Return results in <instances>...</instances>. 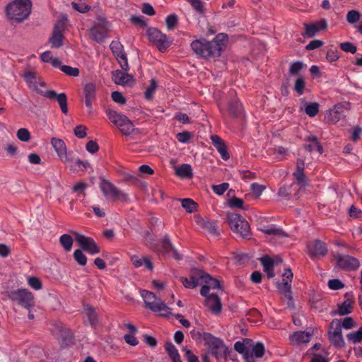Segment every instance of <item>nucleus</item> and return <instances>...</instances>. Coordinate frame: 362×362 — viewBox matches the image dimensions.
<instances>
[{
  "instance_id": "f257e3e1",
  "label": "nucleus",
  "mask_w": 362,
  "mask_h": 362,
  "mask_svg": "<svg viewBox=\"0 0 362 362\" xmlns=\"http://www.w3.org/2000/svg\"><path fill=\"white\" fill-rule=\"evenodd\" d=\"M227 35L223 33L217 35L211 41L205 39L193 40L191 48L198 56L209 59L219 57L227 41Z\"/></svg>"
},
{
  "instance_id": "f03ea898",
  "label": "nucleus",
  "mask_w": 362,
  "mask_h": 362,
  "mask_svg": "<svg viewBox=\"0 0 362 362\" xmlns=\"http://www.w3.org/2000/svg\"><path fill=\"white\" fill-rule=\"evenodd\" d=\"M31 10L30 0H13L6 6V13L9 20L21 23L28 18Z\"/></svg>"
},
{
  "instance_id": "7ed1b4c3",
  "label": "nucleus",
  "mask_w": 362,
  "mask_h": 362,
  "mask_svg": "<svg viewBox=\"0 0 362 362\" xmlns=\"http://www.w3.org/2000/svg\"><path fill=\"white\" fill-rule=\"evenodd\" d=\"M141 296L144 301L146 308L156 313L158 316L170 317L173 315L171 308L153 293L147 290H142Z\"/></svg>"
},
{
  "instance_id": "20e7f679",
  "label": "nucleus",
  "mask_w": 362,
  "mask_h": 362,
  "mask_svg": "<svg viewBox=\"0 0 362 362\" xmlns=\"http://www.w3.org/2000/svg\"><path fill=\"white\" fill-rule=\"evenodd\" d=\"M69 19L66 14L62 13L54 23L49 42L52 48H59L63 45L64 33L67 28Z\"/></svg>"
},
{
  "instance_id": "39448f33",
  "label": "nucleus",
  "mask_w": 362,
  "mask_h": 362,
  "mask_svg": "<svg viewBox=\"0 0 362 362\" xmlns=\"http://www.w3.org/2000/svg\"><path fill=\"white\" fill-rule=\"evenodd\" d=\"M226 220L233 232L243 238H247L250 235V225L240 214L228 212L226 214Z\"/></svg>"
},
{
  "instance_id": "423d86ee",
  "label": "nucleus",
  "mask_w": 362,
  "mask_h": 362,
  "mask_svg": "<svg viewBox=\"0 0 362 362\" xmlns=\"http://www.w3.org/2000/svg\"><path fill=\"white\" fill-rule=\"evenodd\" d=\"M146 35L148 40L152 42L160 52H165L173 42V37H168L165 33L156 28H148Z\"/></svg>"
},
{
  "instance_id": "0eeeda50",
  "label": "nucleus",
  "mask_w": 362,
  "mask_h": 362,
  "mask_svg": "<svg viewBox=\"0 0 362 362\" xmlns=\"http://www.w3.org/2000/svg\"><path fill=\"white\" fill-rule=\"evenodd\" d=\"M8 298L28 310L35 307V297L32 292L26 288L11 291Z\"/></svg>"
},
{
  "instance_id": "6e6552de",
  "label": "nucleus",
  "mask_w": 362,
  "mask_h": 362,
  "mask_svg": "<svg viewBox=\"0 0 362 362\" xmlns=\"http://www.w3.org/2000/svg\"><path fill=\"white\" fill-rule=\"evenodd\" d=\"M100 189L105 197L108 200L122 202L128 200L127 194L119 190L109 180L103 179L100 183Z\"/></svg>"
},
{
  "instance_id": "1a4fd4ad",
  "label": "nucleus",
  "mask_w": 362,
  "mask_h": 362,
  "mask_svg": "<svg viewBox=\"0 0 362 362\" xmlns=\"http://www.w3.org/2000/svg\"><path fill=\"white\" fill-rule=\"evenodd\" d=\"M110 24L105 18H98L97 23L89 30L90 39L98 43L103 42L110 32Z\"/></svg>"
},
{
  "instance_id": "9d476101",
  "label": "nucleus",
  "mask_w": 362,
  "mask_h": 362,
  "mask_svg": "<svg viewBox=\"0 0 362 362\" xmlns=\"http://www.w3.org/2000/svg\"><path fill=\"white\" fill-rule=\"evenodd\" d=\"M327 335L329 342L335 347L343 348L345 346L340 320L334 319L330 322Z\"/></svg>"
},
{
  "instance_id": "9b49d317",
  "label": "nucleus",
  "mask_w": 362,
  "mask_h": 362,
  "mask_svg": "<svg viewBox=\"0 0 362 362\" xmlns=\"http://www.w3.org/2000/svg\"><path fill=\"white\" fill-rule=\"evenodd\" d=\"M203 339L209 346L211 354L216 358H221L228 354V348L220 339L214 337L209 333H204Z\"/></svg>"
},
{
  "instance_id": "f8f14e48",
  "label": "nucleus",
  "mask_w": 362,
  "mask_h": 362,
  "mask_svg": "<svg viewBox=\"0 0 362 362\" xmlns=\"http://www.w3.org/2000/svg\"><path fill=\"white\" fill-rule=\"evenodd\" d=\"M75 240L81 247L90 255H96L100 252V248L91 237L85 236L76 231H71Z\"/></svg>"
},
{
  "instance_id": "ddd939ff",
  "label": "nucleus",
  "mask_w": 362,
  "mask_h": 362,
  "mask_svg": "<svg viewBox=\"0 0 362 362\" xmlns=\"http://www.w3.org/2000/svg\"><path fill=\"white\" fill-rule=\"evenodd\" d=\"M110 48L117 58L121 68L124 71H127L129 69L127 58L121 42L119 41H112L110 45Z\"/></svg>"
},
{
  "instance_id": "4468645a",
  "label": "nucleus",
  "mask_w": 362,
  "mask_h": 362,
  "mask_svg": "<svg viewBox=\"0 0 362 362\" xmlns=\"http://www.w3.org/2000/svg\"><path fill=\"white\" fill-rule=\"evenodd\" d=\"M252 341L250 339L245 338L242 341H236L234 344L235 350L243 354V358L245 362H255L252 355L250 354V348L252 346Z\"/></svg>"
},
{
  "instance_id": "2eb2a0df",
  "label": "nucleus",
  "mask_w": 362,
  "mask_h": 362,
  "mask_svg": "<svg viewBox=\"0 0 362 362\" xmlns=\"http://www.w3.org/2000/svg\"><path fill=\"white\" fill-rule=\"evenodd\" d=\"M303 25L305 31L302 35L310 38L313 37L320 31L325 30L327 28V21L324 18L315 23H304Z\"/></svg>"
},
{
  "instance_id": "dca6fc26",
  "label": "nucleus",
  "mask_w": 362,
  "mask_h": 362,
  "mask_svg": "<svg viewBox=\"0 0 362 362\" xmlns=\"http://www.w3.org/2000/svg\"><path fill=\"white\" fill-rule=\"evenodd\" d=\"M28 86L33 91L43 95L45 91V85L35 73L28 72L24 76Z\"/></svg>"
},
{
  "instance_id": "f3484780",
  "label": "nucleus",
  "mask_w": 362,
  "mask_h": 362,
  "mask_svg": "<svg viewBox=\"0 0 362 362\" xmlns=\"http://www.w3.org/2000/svg\"><path fill=\"white\" fill-rule=\"evenodd\" d=\"M283 276V282L278 284L277 287L281 294L285 298L291 300L292 298L291 283L292 281L293 273L290 269H288L285 271Z\"/></svg>"
},
{
  "instance_id": "a211bd4d",
  "label": "nucleus",
  "mask_w": 362,
  "mask_h": 362,
  "mask_svg": "<svg viewBox=\"0 0 362 362\" xmlns=\"http://www.w3.org/2000/svg\"><path fill=\"white\" fill-rule=\"evenodd\" d=\"M308 253L312 258L324 257L327 252L325 244L320 240H315L307 245Z\"/></svg>"
},
{
  "instance_id": "6ab92c4d",
  "label": "nucleus",
  "mask_w": 362,
  "mask_h": 362,
  "mask_svg": "<svg viewBox=\"0 0 362 362\" xmlns=\"http://www.w3.org/2000/svg\"><path fill=\"white\" fill-rule=\"evenodd\" d=\"M337 264L340 268L346 270H355L360 266L358 259L347 255H338L337 257Z\"/></svg>"
},
{
  "instance_id": "aec40b11",
  "label": "nucleus",
  "mask_w": 362,
  "mask_h": 362,
  "mask_svg": "<svg viewBox=\"0 0 362 362\" xmlns=\"http://www.w3.org/2000/svg\"><path fill=\"white\" fill-rule=\"evenodd\" d=\"M47 98L57 101L60 107L62 112L65 115L67 114V97L65 93H57L55 90H47Z\"/></svg>"
},
{
  "instance_id": "412c9836",
  "label": "nucleus",
  "mask_w": 362,
  "mask_h": 362,
  "mask_svg": "<svg viewBox=\"0 0 362 362\" xmlns=\"http://www.w3.org/2000/svg\"><path fill=\"white\" fill-rule=\"evenodd\" d=\"M51 144L57 153L59 158L63 162H68L69 158L67 155L66 146L64 141L58 138H52Z\"/></svg>"
},
{
  "instance_id": "4be33fe9",
  "label": "nucleus",
  "mask_w": 362,
  "mask_h": 362,
  "mask_svg": "<svg viewBox=\"0 0 362 362\" xmlns=\"http://www.w3.org/2000/svg\"><path fill=\"white\" fill-rule=\"evenodd\" d=\"M313 334V332H295L289 336V340L293 345H300L309 342Z\"/></svg>"
},
{
  "instance_id": "5701e85b",
  "label": "nucleus",
  "mask_w": 362,
  "mask_h": 362,
  "mask_svg": "<svg viewBox=\"0 0 362 362\" xmlns=\"http://www.w3.org/2000/svg\"><path fill=\"white\" fill-rule=\"evenodd\" d=\"M49 329L52 334L58 339L65 340L71 336L69 330L60 322L52 323Z\"/></svg>"
},
{
  "instance_id": "b1692460",
  "label": "nucleus",
  "mask_w": 362,
  "mask_h": 362,
  "mask_svg": "<svg viewBox=\"0 0 362 362\" xmlns=\"http://www.w3.org/2000/svg\"><path fill=\"white\" fill-rule=\"evenodd\" d=\"M259 230L266 235H272L278 238L289 237V235L285 231H284L282 228L278 227L276 225L272 224L263 226L259 228Z\"/></svg>"
},
{
  "instance_id": "393cba45",
  "label": "nucleus",
  "mask_w": 362,
  "mask_h": 362,
  "mask_svg": "<svg viewBox=\"0 0 362 362\" xmlns=\"http://www.w3.org/2000/svg\"><path fill=\"white\" fill-rule=\"evenodd\" d=\"M211 140L214 147L220 153L221 158L225 160H228L230 156L227 151L226 144L223 142L222 139L217 135H211Z\"/></svg>"
},
{
  "instance_id": "a878e982",
  "label": "nucleus",
  "mask_w": 362,
  "mask_h": 362,
  "mask_svg": "<svg viewBox=\"0 0 362 362\" xmlns=\"http://www.w3.org/2000/svg\"><path fill=\"white\" fill-rule=\"evenodd\" d=\"M95 85L93 83H87L84 87L85 103L90 112L92 110V103L95 99Z\"/></svg>"
},
{
  "instance_id": "bb28decb",
  "label": "nucleus",
  "mask_w": 362,
  "mask_h": 362,
  "mask_svg": "<svg viewBox=\"0 0 362 362\" xmlns=\"http://www.w3.org/2000/svg\"><path fill=\"white\" fill-rule=\"evenodd\" d=\"M206 305L214 314H218L221 311V303L216 294L211 293L206 298Z\"/></svg>"
},
{
  "instance_id": "cd10ccee",
  "label": "nucleus",
  "mask_w": 362,
  "mask_h": 362,
  "mask_svg": "<svg viewBox=\"0 0 362 362\" xmlns=\"http://www.w3.org/2000/svg\"><path fill=\"white\" fill-rule=\"evenodd\" d=\"M198 274L202 284H206L210 289L221 288L220 283L216 279L211 278L210 275L201 270H198Z\"/></svg>"
},
{
  "instance_id": "c85d7f7f",
  "label": "nucleus",
  "mask_w": 362,
  "mask_h": 362,
  "mask_svg": "<svg viewBox=\"0 0 362 362\" xmlns=\"http://www.w3.org/2000/svg\"><path fill=\"white\" fill-rule=\"evenodd\" d=\"M180 281L187 288H194L199 285H202V282H200V279L198 274V271L194 272L189 279L187 277H180Z\"/></svg>"
},
{
  "instance_id": "c756f323",
  "label": "nucleus",
  "mask_w": 362,
  "mask_h": 362,
  "mask_svg": "<svg viewBox=\"0 0 362 362\" xmlns=\"http://www.w3.org/2000/svg\"><path fill=\"white\" fill-rule=\"evenodd\" d=\"M105 112L107 115L109 120L113 124H115L117 128H119V126H121V124L127 118V116H125L122 114H120L113 110H110V109L106 110Z\"/></svg>"
},
{
  "instance_id": "7c9ffc66",
  "label": "nucleus",
  "mask_w": 362,
  "mask_h": 362,
  "mask_svg": "<svg viewBox=\"0 0 362 362\" xmlns=\"http://www.w3.org/2000/svg\"><path fill=\"white\" fill-rule=\"evenodd\" d=\"M112 79L117 84L126 85L132 80V77L124 71L117 70L113 72Z\"/></svg>"
},
{
  "instance_id": "2f4dec72",
  "label": "nucleus",
  "mask_w": 362,
  "mask_h": 362,
  "mask_svg": "<svg viewBox=\"0 0 362 362\" xmlns=\"http://www.w3.org/2000/svg\"><path fill=\"white\" fill-rule=\"evenodd\" d=\"M161 248L162 251L165 253H172L173 256L175 259H180L181 258L180 255L174 249L169 238L167 236H165L161 241Z\"/></svg>"
},
{
  "instance_id": "473e14b6",
  "label": "nucleus",
  "mask_w": 362,
  "mask_h": 362,
  "mask_svg": "<svg viewBox=\"0 0 362 362\" xmlns=\"http://www.w3.org/2000/svg\"><path fill=\"white\" fill-rule=\"evenodd\" d=\"M353 310V301L350 299L345 300L341 305H339L336 314L344 316L351 313Z\"/></svg>"
},
{
  "instance_id": "72a5a7b5",
  "label": "nucleus",
  "mask_w": 362,
  "mask_h": 362,
  "mask_svg": "<svg viewBox=\"0 0 362 362\" xmlns=\"http://www.w3.org/2000/svg\"><path fill=\"white\" fill-rule=\"evenodd\" d=\"M131 262L132 264L136 268L141 267L143 264H145L148 269H153V264L147 257H144L142 258H139L136 255H133L131 257Z\"/></svg>"
},
{
  "instance_id": "f704fd0d",
  "label": "nucleus",
  "mask_w": 362,
  "mask_h": 362,
  "mask_svg": "<svg viewBox=\"0 0 362 362\" xmlns=\"http://www.w3.org/2000/svg\"><path fill=\"white\" fill-rule=\"evenodd\" d=\"M228 112L233 117H238L243 112V106L238 100L230 102L228 107Z\"/></svg>"
},
{
  "instance_id": "c9c22d12",
  "label": "nucleus",
  "mask_w": 362,
  "mask_h": 362,
  "mask_svg": "<svg viewBox=\"0 0 362 362\" xmlns=\"http://www.w3.org/2000/svg\"><path fill=\"white\" fill-rule=\"evenodd\" d=\"M261 262L264 267V271L267 273L269 278H272L274 276L273 272L274 261L269 257H264L261 258Z\"/></svg>"
},
{
  "instance_id": "e433bc0d",
  "label": "nucleus",
  "mask_w": 362,
  "mask_h": 362,
  "mask_svg": "<svg viewBox=\"0 0 362 362\" xmlns=\"http://www.w3.org/2000/svg\"><path fill=\"white\" fill-rule=\"evenodd\" d=\"M175 173L180 177H191L192 176V169L190 165L182 164L180 166L176 168Z\"/></svg>"
},
{
  "instance_id": "4c0bfd02",
  "label": "nucleus",
  "mask_w": 362,
  "mask_h": 362,
  "mask_svg": "<svg viewBox=\"0 0 362 362\" xmlns=\"http://www.w3.org/2000/svg\"><path fill=\"white\" fill-rule=\"evenodd\" d=\"M59 243L65 252H70L72 248L74 240L70 235L63 234L59 238Z\"/></svg>"
},
{
  "instance_id": "58836bf2",
  "label": "nucleus",
  "mask_w": 362,
  "mask_h": 362,
  "mask_svg": "<svg viewBox=\"0 0 362 362\" xmlns=\"http://www.w3.org/2000/svg\"><path fill=\"white\" fill-rule=\"evenodd\" d=\"M118 129L123 135L129 136L134 131V125L127 117Z\"/></svg>"
},
{
  "instance_id": "ea45409f",
  "label": "nucleus",
  "mask_w": 362,
  "mask_h": 362,
  "mask_svg": "<svg viewBox=\"0 0 362 362\" xmlns=\"http://www.w3.org/2000/svg\"><path fill=\"white\" fill-rule=\"evenodd\" d=\"M265 349L264 344L261 342H257L255 344H252L250 348V354L256 358H262L264 354Z\"/></svg>"
},
{
  "instance_id": "a19ab883",
  "label": "nucleus",
  "mask_w": 362,
  "mask_h": 362,
  "mask_svg": "<svg viewBox=\"0 0 362 362\" xmlns=\"http://www.w3.org/2000/svg\"><path fill=\"white\" fill-rule=\"evenodd\" d=\"M228 206L230 208L240 209H243V210H247L249 208L248 205L247 206L244 205V202H243V199L238 198L236 197H233L230 199L228 200Z\"/></svg>"
},
{
  "instance_id": "79ce46f5",
  "label": "nucleus",
  "mask_w": 362,
  "mask_h": 362,
  "mask_svg": "<svg viewBox=\"0 0 362 362\" xmlns=\"http://www.w3.org/2000/svg\"><path fill=\"white\" fill-rule=\"evenodd\" d=\"M305 88V80L303 76H298L294 82L293 90L299 95H301L304 93Z\"/></svg>"
},
{
  "instance_id": "37998d69",
  "label": "nucleus",
  "mask_w": 362,
  "mask_h": 362,
  "mask_svg": "<svg viewBox=\"0 0 362 362\" xmlns=\"http://www.w3.org/2000/svg\"><path fill=\"white\" fill-rule=\"evenodd\" d=\"M309 140L311 141V144L305 146L306 150L310 152L317 151L320 153H322V146L320 144L317 138L315 136H312L309 138Z\"/></svg>"
},
{
  "instance_id": "c03bdc74",
  "label": "nucleus",
  "mask_w": 362,
  "mask_h": 362,
  "mask_svg": "<svg viewBox=\"0 0 362 362\" xmlns=\"http://www.w3.org/2000/svg\"><path fill=\"white\" fill-rule=\"evenodd\" d=\"M304 66L305 64L300 61H297L291 63L288 70L289 74L298 77V76H300L299 74L303 70Z\"/></svg>"
},
{
  "instance_id": "a18cd8bd",
  "label": "nucleus",
  "mask_w": 362,
  "mask_h": 362,
  "mask_svg": "<svg viewBox=\"0 0 362 362\" xmlns=\"http://www.w3.org/2000/svg\"><path fill=\"white\" fill-rule=\"evenodd\" d=\"M347 340L352 344H357L362 341V327L357 331L346 334Z\"/></svg>"
},
{
  "instance_id": "49530a36",
  "label": "nucleus",
  "mask_w": 362,
  "mask_h": 362,
  "mask_svg": "<svg viewBox=\"0 0 362 362\" xmlns=\"http://www.w3.org/2000/svg\"><path fill=\"white\" fill-rule=\"evenodd\" d=\"M84 312L90 323L93 326L95 325L98 323V316L95 310L91 306H86Z\"/></svg>"
},
{
  "instance_id": "de8ad7c7",
  "label": "nucleus",
  "mask_w": 362,
  "mask_h": 362,
  "mask_svg": "<svg viewBox=\"0 0 362 362\" xmlns=\"http://www.w3.org/2000/svg\"><path fill=\"white\" fill-rule=\"evenodd\" d=\"M17 139L22 142H28L30 140L31 134L26 128H20L16 132Z\"/></svg>"
},
{
  "instance_id": "09e8293b",
  "label": "nucleus",
  "mask_w": 362,
  "mask_h": 362,
  "mask_svg": "<svg viewBox=\"0 0 362 362\" xmlns=\"http://www.w3.org/2000/svg\"><path fill=\"white\" fill-rule=\"evenodd\" d=\"M182 206L188 213H192L197 210V204L191 199H183L182 201Z\"/></svg>"
},
{
  "instance_id": "8fccbe9b",
  "label": "nucleus",
  "mask_w": 362,
  "mask_h": 362,
  "mask_svg": "<svg viewBox=\"0 0 362 362\" xmlns=\"http://www.w3.org/2000/svg\"><path fill=\"white\" fill-rule=\"evenodd\" d=\"M74 259L81 266H85L87 263V257L80 249H77L73 254Z\"/></svg>"
},
{
  "instance_id": "3c124183",
  "label": "nucleus",
  "mask_w": 362,
  "mask_h": 362,
  "mask_svg": "<svg viewBox=\"0 0 362 362\" xmlns=\"http://www.w3.org/2000/svg\"><path fill=\"white\" fill-rule=\"evenodd\" d=\"M305 112L309 117H315L319 112V104L317 103L308 104L305 107Z\"/></svg>"
},
{
  "instance_id": "603ef678",
  "label": "nucleus",
  "mask_w": 362,
  "mask_h": 362,
  "mask_svg": "<svg viewBox=\"0 0 362 362\" xmlns=\"http://www.w3.org/2000/svg\"><path fill=\"white\" fill-rule=\"evenodd\" d=\"M28 284L34 290H40L42 288V281L35 276H28L27 278Z\"/></svg>"
},
{
  "instance_id": "864d4df0",
  "label": "nucleus",
  "mask_w": 362,
  "mask_h": 362,
  "mask_svg": "<svg viewBox=\"0 0 362 362\" xmlns=\"http://www.w3.org/2000/svg\"><path fill=\"white\" fill-rule=\"evenodd\" d=\"M165 348L172 360L177 359V358L180 356L177 349L172 343H167Z\"/></svg>"
},
{
  "instance_id": "5fc2aeb1",
  "label": "nucleus",
  "mask_w": 362,
  "mask_h": 362,
  "mask_svg": "<svg viewBox=\"0 0 362 362\" xmlns=\"http://www.w3.org/2000/svg\"><path fill=\"white\" fill-rule=\"evenodd\" d=\"M340 117L336 113V112L333 111L332 109L329 110L326 115L325 119L329 124H336L340 120Z\"/></svg>"
},
{
  "instance_id": "6e6d98bb",
  "label": "nucleus",
  "mask_w": 362,
  "mask_h": 362,
  "mask_svg": "<svg viewBox=\"0 0 362 362\" xmlns=\"http://www.w3.org/2000/svg\"><path fill=\"white\" fill-rule=\"evenodd\" d=\"M72 7L77 11H78L81 13H87L90 10V6L85 3H76L73 1L71 3Z\"/></svg>"
},
{
  "instance_id": "4d7b16f0",
  "label": "nucleus",
  "mask_w": 362,
  "mask_h": 362,
  "mask_svg": "<svg viewBox=\"0 0 362 362\" xmlns=\"http://www.w3.org/2000/svg\"><path fill=\"white\" fill-rule=\"evenodd\" d=\"M61 70L68 76H78L79 75V69L70 66L63 65L61 66Z\"/></svg>"
},
{
  "instance_id": "13d9d810",
  "label": "nucleus",
  "mask_w": 362,
  "mask_h": 362,
  "mask_svg": "<svg viewBox=\"0 0 362 362\" xmlns=\"http://www.w3.org/2000/svg\"><path fill=\"white\" fill-rule=\"evenodd\" d=\"M360 18L361 15L359 12L355 10L349 11L346 15V21L351 24L358 22L360 20Z\"/></svg>"
},
{
  "instance_id": "bf43d9fd",
  "label": "nucleus",
  "mask_w": 362,
  "mask_h": 362,
  "mask_svg": "<svg viewBox=\"0 0 362 362\" xmlns=\"http://www.w3.org/2000/svg\"><path fill=\"white\" fill-rule=\"evenodd\" d=\"M341 328H344L345 329H350L354 327H356L357 324L354 320V319L351 317H345L342 322H341Z\"/></svg>"
},
{
  "instance_id": "052dcab7",
  "label": "nucleus",
  "mask_w": 362,
  "mask_h": 362,
  "mask_svg": "<svg viewBox=\"0 0 362 362\" xmlns=\"http://www.w3.org/2000/svg\"><path fill=\"white\" fill-rule=\"evenodd\" d=\"M156 88L157 84L156 81L154 79H151L150 86L147 88V89L145 91V98L148 100L151 99Z\"/></svg>"
},
{
  "instance_id": "680f3d73",
  "label": "nucleus",
  "mask_w": 362,
  "mask_h": 362,
  "mask_svg": "<svg viewBox=\"0 0 362 362\" xmlns=\"http://www.w3.org/2000/svg\"><path fill=\"white\" fill-rule=\"evenodd\" d=\"M165 23L168 30H172L177 23V17L175 14L169 15L165 18Z\"/></svg>"
},
{
  "instance_id": "e2e57ef3",
  "label": "nucleus",
  "mask_w": 362,
  "mask_h": 362,
  "mask_svg": "<svg viewBox=\"0 0 362 362\" xmlns=\"http://www.w3.org/2000/svg\"><path fill=\"white\" fill-rule=\"evenodd\" d=\"M250 188L255 197L259 198L265 189V186L255 182L251 185Z\"/></svg>"
},
{
  "instance_id": "0e129e2a",
  "label": "nucleus",
  "mask_w": 362,
  "mask_h": 362,
  "mask_svg": "<svg viewBox=\"0 0 362 362\" xmlns=\"http://www.w3.org/2000/svg\"><path fill=\"white\" fill-rule=\"evenodd\" d=\"M228 183L224 182L220 185H213L212 189L215 194L222 195L228 189Z\"/></svg>"
},
{
  "instance_id": "69168bd1",
  "label": "nucleus",
  "mask_w": 362,
  "mask_h": 362,
  "mask_svg": "<svg viewBox=\"0 0 362 362\" xmlns=\"http://www.w3.org/2000/svg\"><path fill=\"white\" fill-rule=\"evenodd\" d=\"M340 47L343 51L346 52H350L351 54H354L357 50V48L355 45L348 42L341 43Z\"/></svg>"
},
{
  "instance_id": "338daca9",
  "label": "nucleus",
  "mask_w": 362,
  "mask_h": 362,
  "mask_svg": "<svg viewBox=\"0 0 362 362\" xmlns=\"http://www.w3.org/2000/svg\"><path fill=\"white\" fill-rule=\"evenodd\" d=\"M362 134V128L359 126L354 127L351 130V139L354 142H356Z\"/></svg>"
},
{
  "instance_id": "774afa93",
  "label": "nucleus",
  "mask_w": 362,
  "mask_h": 362,
  "mask_svg": "<svg viewBox=\"0 0 362 362\" xmlns=\"http://www.w3.org/2000/svg\"><path fill=\"white\" fill-rule=\"evenodd\" d=\"M182 351L185 352L187 362H199L198 357L195 356L189 349L185 347L182 349Z\"/></svg>"
}]
</instances>
